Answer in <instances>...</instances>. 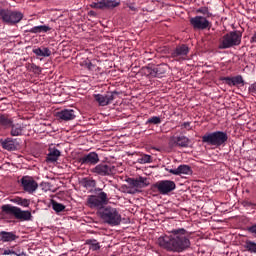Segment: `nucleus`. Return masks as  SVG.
<instances>
[{
  "label": "nucleus",
  "mask_w": 256,
  "mask_h": 256,
  "mask_svg": "<svg viewBox=\"0 0 256 256\" xmlns=\"http://www.w3.org/2000/svg\"><path fill=\"white\" fill-rule=\"evenodd\" d=\"M121 5V1L117 0H97L90 4L92 9H115V7H119Z\"/></svg>",
  "instance_id": "obj_13"
},
{
  "label": "nucleus",
  "mask_w": 256,
  "mask_h": 256,
  "mask_svg": "<svg viewBox=\"0 0 256 256\" xmlns=\"http://www.w3.org/2000/svg\"><path fill=\"white\" fill-rule=\"evenodd\" d=\"M13 123V119L9 118L8 115L5 114H0V125H2V127H9L11 124Z\"/></svg>",
  "instance_id": "obj_29"
},
{
  "label": "nucleus",
  "mask_w": 256,
  "mask_h": 256,
  "mask_svg": "<svg viewBox=\"0 0 256 256\" xmlns=\"http://www.w3.org/2000/svg\"><path fill=\"white\" fill-rule=\"evenodd\" d=\"M1 209L5 215H13L15 219H19L20 221H31L32 215L29 210H21V208L12 206L11 204L3 205Z\"/></svg>",
  "instance_id": "obj_4"
},
{
  "label": "nucleus",
  "mask_w": 256,
  "mask_h": 256,
  "mask_svg": "<svg viewBox=\"0 0 256 256\" xmlns=\"http://www.w3.org/2000/svg\"><path fill=\"white\" fill-rule=\"evenodd\" d=\"M0 17L7 25H17L23 19V13L9 9H0Z\"/></svg>",
  "instance_id": "obj_6"
},
{
  "label": "nucleus",
  "mask_w": 256,
  "mask_h": 256,
  "mask_svg": "<svg viewBox=\"0 0 256 256\" xmlns=\"http://www.w3.org/2000/svg\"><path fill=\"white\" fill-rule=\"evenodd\" d=\"M31 69L34 71V73H41V68L35 64L31 65Z\"/></svg>",
  "instance_id": "obj_38"
},
{
  "label": "nucleus",
  "mask_w": 256,
  "mask_h": 256,
  "mask_svg": "<svg viewBox=\"0 0 256 256\" xmlns=\"http://www.w3.org/2000/svg\"><path fill=\"white\" fill-rule=\"evenodd\" d=\"M87 203L91 209H103L104 205L109 203V197L107 193L100 192L97 195L88 196Z\"/></svg>",
  "instance_id": "obj_8"
},
{
  "label": "nucleus",
  "mask_w": 256,
  "mask_h": 256,
  "mask_svg": "<svg viewBox=\"0 0 256 256\" xmlns=\"http://www.w3.org/2000/svg\"><path fill=\"white\" fill-rule=\"evenodd\" d=\"M81 165H97L99 163V154L97 152H90L79 158Z\"/></svg>",
  "instance_id": "obj_16"
},
{
  "label": "nucleus",
  "mask_w": 256,
  "mask_h": 256,
  "mask_svg": "<svg viewBox=\"0 0 256 256\" xmlns=\"http://www.w3.org/2000/svg\"><path fill=\"white\" fill-rule=\"evenodd\" d=\"M172 175H191L193 171L189 165H180L176 169H166Z\"/></svg>",
  "instance_id": "obj_21"
},
{
  "label": "nucleus",
  "mask_w": 256,
  "mask_h": 256,
  "mask_svg": "<svg viewBox=\"0 0 256 256\" xmlns=\"http://www.w3.org/2000/svg\"><path fill=\"white\" fill-rule=\"evenodd\" d=\"M190 24L192 25L193 29H199L203 31L209 27V20L203 16H195L190 18Z\"/></svg>",
  "instance_id": "obj_15"
},
{
  "label": "nucleus",
  "mask_w": 256,
  "mask_h": 256,
  "mask_svg": "<svg viewBox=\"0 0 256 256\" xmlns=\"http://www.w3.org/2000/svg\"><path fill=\"white\" fill-rule=\"evenodd\" d=\"M80 183L85 189H93L97 185V182L91 178H83Z\"/></svg>",
  "instance_id": "obj_28"
},
{
  "label": "nucleus",
  "mask_w": 256,
  "mask_h": 256,
  "mask_svg": "<svg viewBox=\"0 0 256 256\" xmlns=\"http://www.w3.org/2000/svg\"><path fill=\"white\" fill-rule=\"evenodd\" d=\"M3 149H6L7 151H13L15 150V143H13V140L6 139L2 142Z\"/></svg>",
  "instance_id": "obj_31"
},
{
  "label": "nucleus",
  "mask_w": 256,
  "mask_h": 256,
  "mask_svg": "<svg viewBox=\"0 0 256 256\" xmlns=\"http://www.w3.org/2000/svg\"><path fill=\"white\" fill-rule=\"evenodd\" d=\"M171 141L177 147H189L190 143V140L186 136H174Z\"/></svg>",
  "instance_id": "obj_22"
},
{
  "label": "nucleus",
  "mask_w": 256,
  "mask_h": 256,
  "mask_svg": "<svg viewBox=\"0 0 256 256\" xmlns=\"http://www.w3.org/2000/svg\"><path fill=\"white\" fill-rule=\"evenodd\" d=\"M2 255H17V253L13 250L6 249L2 252Z\"/></svg>",
  "instance_id": "obj_37"
},
{
  "label": "nucleus",
  "mask_w": 256,
  "mask_h": 256,
  "mask_svg": "<svg viewBox=\"0 0 256 256\" xmlns=\"http://www.w3.org/2000/svg\"><path fill=\"white\" fill-rule=\"evenodd\" d=\"M20 183L22 185L23 191L29 193L30 195L39 189V184L31 176H23L20 180Z\"/></svg>",
  "instance_id": "obj_12"
},
{
  "label": "nucleus",
  "mask_w": 256,
  "mask_h": 256,
  "mask_svg": "<svg viewBox=\"0 0 256 256\" xmlns=\"http://www.w3.org/2000/svg\"><path fill=\"white\" fill-rule=\"evenodd\" d=\"M222 81H225L226 85H229V87H235L237 85H245V80H243V76L238 75L235 77H224Z\"/></svg>",
  "instance_id": "obj_20"
},
{
  "label": "nucleus",
  "mask_w": 256,
  "mask_h": 256,
  "mask_svg": "<svg viewBox=\"0 0 256 256\" xmlns=\"http://www.w3.org/2000/svg\"><path fill=\"white\" fill-rule=\"evenodd\" d=\"M115 95L117 92H107L106 94H94V99L97 101L100 107H107V105H111L115 100Z\"/></svg>",
  "instance_id": "obj_14"
},
{
  "label": "nucleus",
  "mask_w": 256,
  "mask_h": 256,
  "mask_svg": "<svg viewBox=\"0 0 256 256\" xmlns=\"http://www.w3.org/2000/svg\"><path fill=\"white\" fill-rule=\"evenodd\" d=\"M182 127H183L184 129H187V130L189 131V130H191V123H190V122H184V123L182 124Z\"/></svg>",
  "instance_id": "obj_40"
},
{
  "label": "nucleus",
  "mask_w": 256,
  "mask_h": 256,
  "mask_svg": "<svg viewBox=\"0 0 256 256\" xmlns=\"http://www.w3.org/2000/svg\"><path fill=\"white\" fill-rule=\"evenodd\" d=\"M246 231H248V233L253 235V237H256V223L252 224L251 226H248L246 228Z\"/></svg>",
  "instance_id": "obj_36"
},
{
  "label": "nucleus",
  "mask_w": 256,
  "mask_h": 256,
  "mask_svg": "<svg viewBox=\"0 0 256 256\" xmlns=\"http://www.w3.org/2000/svg\"><path fill=\"white\" fill-rule=\"evenodd\" d=\"M250 42L256 43V32L253 34V36L250 39Z\"/></svg>",
  "instance_id": "obj_42"
},
{
  "label": "nucleus",
  "mask_w": 256,
  "mask_h": 256,
  "mask_svg": "<svg viewBox=\"0 0 256 256\" xmlns=\"http://www.w3.org/2000/svg\"><path fill=\"white\" fill-rule=\"evenodd\" d=\"M197 13H203V15H205V13H207V9L200 8L197 10Z\"/></svg>",
  "instance_id": "obj_41"
},
{
  "label": "nucleus",
  "mask_w": 256,
  "mask_h": 256,
  "mask_svg": "<svg viewBox=\"0 0 256 256\" xmlns=\"http://www.w3.org/2000/svg\"><path fill=\"white\" fill-rule=\"evenodd\" d=\"M244 249L249 253H256V243L251 240H247L245 242Z\"/></svg>",
  "instance_id": "obj_30"
},
{
  "label": "nucleus",
  "mask_w": 256,
  "mask_h": 256,
  "mask_svg": "<svg viewBox=\"0 0 256 256\" xmlns=\"http://www.w3.org/2000/svg\"><path fill=\"white\" fill-rule=\"evenodd\" d=\"M249 93H256V84H251L248 88Z\"/></svg>",
  "instance_id": "obj_39"
},
{
  "label": "nucleus",
  "mask_w": 256,
  "mask_h": 256,
  "mask_svg": "<svg viewBox=\"0 0 256 256\" xmlns=\"http://www.w3.org/2000/svg\"><path fill=\"white\" fill-rule=\"evenodd\" d=\"M88 67H89V69H91V65H89Z\"/></svg>",
  "instance_id": "obj_43"
},
{
  "label": "nucleus",
  "mask_w": 256,
  "mask_h": 256,
  "mask_svg": "<svg viewBox=\"0 0 256 256\" xmlns=\"http://www.w3.org/2000/svg\"><path fill=\"white\" fill-rule=\"evenodd\" d=\"M126 182L129 185V193H141V189H145V187H149V179L147 177L139 176L136 178H128Z\"/></svg>",
  "instance_id": "obj_7"
},
{
  "label": "nucleus",
  "mask_w": 256,
  "mask_h": 256,
  "mask_svg": "<svg viewBox=\"0 0 256 256\" xmlns=\"http://www.w3.org/2000/svg\"><path fill=\"white\" fill-rule=\"evenodd\" d=\"M60 157H61V151L59 149H57L56 147H50L48 149L46 161H47V163H57V161H59Z\"/></svg>",
  "instance_id": "obj_19"
},
{
  "label": "nucleus",
  "mask_w": 256,
  "mask_h": 256,
  "mask_svg": "<svg viewBox=\"0 0 256 256\" xmlns=\"http://www.w3.org/2000/svg\"><path fill=\"white\" fill-rule=\"evenodd\" d=\"M242 34L239 31H232L225 34L219 43L218 48L220 49H231V47H237L241 45Z\"/></svg>",
  "instance_id": "obj_5"
},
{
  "label": "nucleus",
  "mask_w": 256,
  "mask_h": 256,
  "mask_svg": "<svg viewBox=\"0 0 256 256\" xmlns=\"http://www.w3.org/2000/svg\"><path fill=\"white\" fill-rule=\"evenodd\" d=\"M94 175H99L100 177H110V175H114L115 166L107 163H100L96 165L94 168L90 169Z\"/></svg>",
  "instance_id": "obj_9"
},
{
  "label": "nucleus",
  "mask_w": 256,
  "mask_h": 256,
  "mask_svg": "<svg viewBox=\"0 0 256 256\" xmlns=\"http://www.w3.org/2000/svg\"><path fill=\"white\" fill-rule=\"evenodd\" d=\"M56 117L60 121H73L77 115L73 109H63L56 113Z\"/></svg>",
  "instance_id": "obj_17"
},
{
  "label": "nucleus",
  "mask_w": 256,
  "mask_h": 256,
  "mask_svg": "<svg viewBox=\"0 0 256 256\" xmlns=\"http://www.w3.org/2000/svg\"><path fill=\"white\" fill-rule=\"evenodd\" d=\"M52 209L56 213H62V211H65V205H63L59 202L52 201Z\"/></svg>",
  "instance_id": "obj_32"
},
{
  "label": "nucleus",
  "mask_w": 256,
  "mask_h": 256,
  "mask_svg": "<svg viewBox=\"0 0 256 256\" xmlns=\"http://www.w3.org/2000/svg\"><path fill=\"white\" fill-rule=\"evenodd\" d=\"M48 31H51V27L48 25H40L30 28L27 30V33H47Z\"/></svg>",
  "instance_id": "obj_25"
},
{
  "label": "nucleus",
  "mask_w": 256,
  "mask_h": 256,
  "mask_svg": "<svg viewBox=\"0 0 256 256\" xmlns=\"http://www.w3.org/2000/svg\"><path fill=\"white\" fill-rule=\"evenodd\" d=\"M33 54L37 57H51V50L49 48H35Z\"/></svg>",
  "instance_id": "obj_27"
},
{
  "label": "nucleus",
  "mask_w": 256,
  "mask_h": 256,
  "mask_svg": "<svg viewBox=\"0 0 256 256\" xmlns=\"http://www.w3.org/2000/svg\"><path fill=\"white\" fill-rule=\"evenodd\" d=\"M176 187L177 185L171 180H160L154 184V188L160 195H169L171 191H175Z\"/></svg>",
  "instance_id": "obj_10"
},
{
  "label": "nucleus",
  "mask_w": 256,
  "mask_h": 256,
  "mask_svg": "<svg viewBox=\"0 0 256 256\" xmlns=\"http://www.w3.org/2000/svg\"><path fill=\"white\" fill-rule=\"evenodd\" d=\"M146 125H161V117L152 116L146 121Z\"/></svg>",
  "instance_id": "obj_33"
},
{
  "label": "nucleus",
  "mask_w": 256,
  "mask_h": 256,
  "mask_svg": "<svg viewBox=\"0 0 256 256\" xmlns=\"http://www.w3.org/2000/svg\"><path fill=\"white\" fill-rule=\"evenodd\" d=\"M11 131L10 134L12 135V137H19L21 135H23V131H25V125L24 124H11Z\"/></svg>",
  "instance_id": "obj_23"
},
{
  "label": "nucleus",
  "mask_w": 256,
  "mask_h": 256,
  "mask_svg": "<svg viewBox=\"0 0 256 256\" xmlns=\"http://www.w3.org/2000/svg\"><path fill=\"white\" fill-rule=\"evenodd\" d=\"M138 162L141 163L142 165L145 163H151V155H143L141 158H139Z\"/></svg>",
  "instance_id": "obj_35"
},
{
  "label": "nucleus",
  "mask_w": 256,
  "mask_h": 256,
  "mask_svg": "<svg viewBox=\"0 0 256 256\" xmlns=\"http://www.w3.org/2000/svg\"><path fill=\"white\" fill-rule=\"evenodd\" d=\"M88 245H90L91 251H99L101 249V246L99 245V242L97 240H88Z\"/></svg>",
  "instance_id": "obj_34"
},
{
  "label": "nucleus",
  "mask_w": 256,
  "mask_h": 256,
  "mask_svg": "<svg viewBox=\"0 0 256 256\" xmlns=\"http://www.w3.org/2000/svg\"><path fill=\"white\" fill-rule=\"evenodd\" d=\"M1 241L3 243H11L17 239V235L14 232L1 231L0 232Z\"/></svg>",
  "instance_id": "obj_24"
},
{
  "label": "nucleus",
  "mask_w": 256,
  "mask_h": 256,
  "mask_svg": "<svg viewBox=\"0 0 256 256\" xmlns=\"http://www.w3.org/2000/svg\"><path fill=\"white\" fill-rule=\"evenodd\" d=\"M10 201L11 203L20 205V207H29V205H31V200L27 198L15 197V198H12Z\"/></svg>",
  "instance_id": "obj_26"
},
{
  "label": "nucleus",
  "mask_w": 256,
  "mask_h": 256,
  "mask_svg": "<svg viewBox=\"0 0 256 256\" xmlns=\"http://www.w3.org/2000/svg\"><path fill=\"white\" fill-rule=\"evenodd\" d=\"M189 55V47L185 44L177 46L175 50L171 53V56L175 59H185Z\"/></svg>",
  "instance_id": "obj_18"
},
{
  "label": "nucleus",
  "mask_w": 256,
  "mask_h": 256,
  "mask_svg": "<svg viewBox=\"0 0 256 256\" xmlns=\"http://www.w3.org/2000/svg\"><path fill=\"white\" fill-rule=\"evenodd\" d=\"M146 75H148V77H164L165 73H167V71H169V65L163 63V64H159L157 66L154 67H146L144 69Z\"/></svg>",
  "instance_id": "obj_11"
},
{
  "label": "nucleus",
  "mask_w": 256,
  "mask_h": 256,
  "mask_svg": "<svg viewBox=\"0 0 256 256\" xmlns=\"http://www.w3.org/2000/svg\"><path fill=\"white\" fill-rule=\"evenodd\" d=\"M100 217L107 223V225H111L112 227H117V225H121V214L117 208L107 206L100 211Z\"/></svg>",
  "instance_id": "obj_2"
},
{
  "label": "nucleus",
  "mask_w": 256,
  "mask_h": 256,
  "mask_svg": "<svg viewBox=\"0 0 256 256\" xmlns=\"http://www.w3.org/2000/svg\"><path fill=\"white\" fill-rule=\"evenodd\" d=\"M227 139H229V136L226 132L216 131L206 133L202 136V143H206V145H212L214 147H221V145H225V143H227Z\"/></svg>",
  "instance_id": "obj_3"
},
{
  "label": "nucleus",
  "mask_w": 256,
  "mask_h": 256,
  "mask_svg": "<svg viewBox=\"0 0 256 256\" xmlns=\"http://www.w3.org/2000/svg\"><path fill=\"white\" fill-rule=\"evenodd\" d=\"M170 237H161L158 239V244L167 251L172 253H183L186 249L191 247V241L187 237V230L183 228L174 229L171 231Z\"/></svg>",
  "instance_id": "obj_1"
}]
</instances>
